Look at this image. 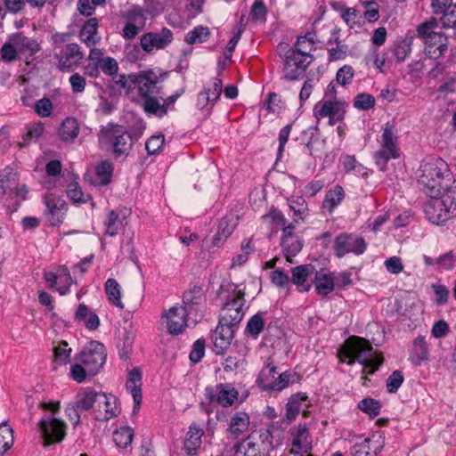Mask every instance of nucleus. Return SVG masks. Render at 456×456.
Returning <instances> with one entry per match:
<instances>
[{
	"label": "nucleus",
	"instance_id": "f257e3e1",
	"mask_svg": "<svg viewBox=\"0 0 456 456\" xmlns=\"http://www.w3.org/2000/svg\"><path fill=\"white\" fill-rule=\"evenodd\" d=\"M281 444L276 437L274 425L251 432L246 438L234 445V456H270Z\"/></svg>",
	"mask_w": 456,
	"mask_h": 456
},
{
	"label": "nucleus",
	"instance_id": "f03ea898",
	"mask_svg": "<svg viewBox=\"0 0 456 456\" xmlns=\"http://www.w3.org/2000/svg\"><path fill=\"white\" fill-rule=\"evenodd\" d=\"M342 354L349 361L347 364L352 365L358 362L363 366V373L374 374L383 363V357L373 353V347L368 340L360 337H350L342 347Z\"/></svg>",
	"mask_w": 456,
	"mask_h": 456
},
{
	"label": "nucleus",
	"instance_id": "7ed1b4c3",
	"mask_svg": "<svg viewBox=\"0 0 456 456\" xmlns=\"http://www.w3.org/2000/svg\"><path fill=\"white\" fill-rule=\"evenodd\" d=\"M418 183L430 198L437 197L444 189V181H450L452 173L448 164L441 158L433 157L424 161L419 168Z\"/></svg>",
	"mask_w": 456,
	"mask_h": 456
},
{
	"label": "nucleus",
	"instance_id": "20e7f679",
	"mask_svg": "<svg viewBox=\"0 0 456 456\" xmlns=\"http://www.w3.org/2000/svg\"><path fill=\"white\" fill-rule=\"evenodd\" d=\"M438 20L430 18L417 26L416 35L424 45L425 55L430 59L437 60L448 51V37L442 31H437Z\"/></svg>",
	"mask_w": 456,
	"mask_h": 456
},
{
	"label": "nucleus",
	"instance_id": "39448f33",
	"mask_svg": "<svg viewBox=\"0 0 456 456\" xmlns=\"http://www.w3.org/2000/svg\"><path fill=\"white\" fill-rule=\"evenodd\" d=\"M42 407L48 411L39 422V428L45 445L61 442L66 436L67 426L55 414L60 411L59 402L43 403Z\"/></svg>",
	"mask_w": 456,
	"mask_h": 456
},
{
	"label": "nucleus",
	"instance_id": "423d86ee",
	"mask_svg": "<svg viewBox=\"0 0 456 456\" xmlns=\"http://www.w3.org/2000/svg\"><path fill=\"white\" fill-rule=\"evenodd\" d=\"M99 137L110 145L116 158L127 156L133 147L132 135L122 126L109 124L101 129Z\"/></svg>",
	"mask_w": 456,
	"mask_h": 456
},
{
	"label": "nucleus",
	"instance_id": "0eeeda50",
	"mask_svg": "<svg viewBox=\"0 0 456 456\" xmlns=\"http://www.w3.org/2000/svg\"><path fill=\"white\" fill-rule=\"evenodd\" d=\"M287 48L286 44H280L277 47L280 57L283 59L281 78L288 82L299 80L304 77L307 67L314 61V57L306 60Z\"/></svg>",
	"mask_w": 456,
	"mask_h": 456
},
{
	"label": "nucleus",
	"instance_id": "6e6552de",
	"mask_svg": "<svg viewBox=\"0 0 456 456\" xmlns=\"http://www.w3.org/2000/svg\"><path fill=\"white\" fill-rule=\"evenodd\" d=\"M106 348L101 342L92 340L75 357L87 368L89 376H95L106 362Z\"/></svg>",
	"mask_w": 456,
	"mask_h": 456
},
{
	"label": "nucleus",
	"instance_id": "1a4fd4ad",
	"mask_svg": "<svg viewBox=\"0 0 456 456\" xmlns=\"http://www.w3.org/2000/svg\"><path fill=\"white\" fill-rule=\"evenodd\" d=\"M236 289L237 288L229 294L223 307V314L219 319L222 320L224 323H229L238 327L245 314L243 307L246 300L244 297L245 293Z\"/></svg>",
	"mask_w": 456,
	"mask_h": 456
},
{
	"label": "nucleus",
	"instance_id": "9d476101",
	"mask_svg": "<svg viewBox=\"0 0 456 456\" xmlns=\"http://www.w3.org/2000/svg\"><path fill=\"white\" fill-rule=\"evenodd\" d=\"M333 248L338 258H342L349 253L360 256L365 252L367 243L360 235L343 232L335 238Z\"/></svg>",
	"mask_w": 456,
	"mask_h": 456
},
{
	"label": "nucleus",
	"instance_id": "9b49d317",
	"mask_svg": "<svg viewBox=\"0 0 456 456\" xmlns=\"http://www.w3.org/2000/svg\"><path fill=\"white\" fill-rule=\"evenodd\" d=\"M205 395L210 403L228 407L238 399L239 392L231 383H219L207 387Z\"/></svg>",
	"mask_w": 456,
	"mask_h": 456
},
{
	"label": "nucleus",
	"instance_id": "f8f14e48",
	"mask_svg": "<svg viewBox=\"0 0 456 456\" xmlns=\"http://www.w3.org/2000/svg\"><path fill=\"white\" fill-rule=\"evenodd\" d=\"M58 61L57 67L61 72H70L74 70L84 58V53L80 46L76 43L66 45L59 53L54 54Z\"/></svg>",
	"mask_w": 456,
	"mask_h": 456
},
{
	"label": "nucleus",
	"instance_id": "ddd939ff",
	"mask_svg": "<svg viewBox=\"0 0 456 456\" xmlns=\"http://www.w3.org/2000/svg\"><path fill=\"white\" fill-rule=\"evenodd\" d=\"M346 114L345 102L342 101H324L317 102L314 107V115L320 120L329 118V125L334 126L341 122Z\"/></svg>",
	"mask_w": 456,
	"mask_h": 456
},
{
	"label": "nucleus",
	"instance_id": "4468645a",
	"mask_svg": "<svg viewBox=\"0 0 456 456\" xmlns=\"http://www.w3.org/2000/svg\"><path fill=\"white\" fill-rule=\"evenodd\" d=\"M206 297L201 286L194 285L190 289L184 291L183 296V309H184L192 318V323L197 322L198 313L202 312Z\"/></svg>",
	"mask_w": 456,
	"mask_h": 456
},
{
	"label": "nucleus",
	"instance_id": "2eb2a0df",
	"mask_svg": "<svg viewBox=\"0 0 456 456\" xmlns=\"http://www.w3.org/2000/svg\"><path fill=\"white\" fill-rule=\"evenodd\" d=\"M45 209L44 215L51 226L60 225L68 210V205L64 200L54 194H49L45 199Z\"/></svg>",
	"mask_w": 456,
	"mask_h": 456
},
{
	"label": "nucleus",
	"instance_id": "dca6fc26",
	"mask_svg": "<svg viewBox=\"0 0 456 456\" xmlns=\"http://www.w3.org/2000/svg\"><path fill=\"white\" fill-rule=\"evenodd\" d=\"M165 316L167 331L172 335L181 334L185 327L190 325V322L192 323L193 318L184 309L177 305L172 306L165 312Z\"/></svg>",
	"mask_w": 456,
	"mask_h": 456
},
{
	"label": "nucleus",
	"instance_id": "f3484780",
	"mask_svg": "<svg viewBox=\"0 0 456 456\" xmlns=\"http://www.w3.org/2000/svg\"><path fill=\"white\" fill-rule=\"evenodd\" d=\"M236 330V326L224 323V322L219 319L218 325L211 335L214 351L216 354H223L230 346Z\"/></svg>",
	"mask_w": 456,
	"mask_h": 456
},
{
	"label": "nucleus",
	"instance_id": "a211bd4d",
	"mask_svg": "<svg viewBox=\"0 0 456 456\" xmlns=\"http://www.w3.org/2000/svg\"><path fill=\"white\" fill-rule=\"evenodd\" d=\"M173 40V33L167 28H163L159 32H148L142 36V48L151 53L154 49H163Z\"/></svg>",
	"mask_w": 456,
	"mask_h": 456
},
{
	"label": "nucleus",
	"instance_id": "6ab92c4d",
	"mask_svg": "<svg viewBox=\"0 0 456 456\" xmlns=\"http://www.w3.org/2000/svg\"><path fill=\"white\" fill-rule=\"evenodd\" d=\"M118 413L116 396L99 392L94 410V419L99 421L109 420Z\"/></svg>",
	"mask_w": 456,
	"mask_h": 456
},
{
	"label": "nucleus",
	"instance_id": "aec40b11",
	"mask_svg": "<svg viewBox=\"0 0 456 456\" xmlns=\"http://www.w3.org/2000/svg\"><path fill=\"white\" fill-rule=\"evenodd\" d=\"M293 440L290 453L300 456H312L309 451L312 448L309 430L305 425L299 424L292 431Z\"/></svg>",
	"mask_w": 456,
	"mask_h": 456
},
{
	"label": "nucleus",
	"instance_id": "412c9836",
	"mask_svg": "<svg viewBox=\"0 0 456 456\" xmlns=\"http://www.w3.org/2000/svg\"><path fill=\"white\" fill-rule=\"evenodd\" d=\"M10 40L13 42L18 49L19 54L24 56L27 60L34 57L41 50L39 43L36 39L27 37L23 32L11 34Z\"/></svg>",
	"mask_w": 456,
	"mask_h": 456
},
{
	"label": "nucleus",
	"instance_id": "4be33fe9",
	"mask_svg": "<svg viewBox=\"0 0 456 456\" xmlns=\"http://www.w3.org/2000/svg\"><path fill=\"white\" fill-rule=\"evenodd\" d=\"M136 86L142 98L157 94L159 93L158 76L152 70H145L136 74L134 87Z\"/></svg>",
	"mask_w": 456,
	"mask_h": 456
},
{
	"label": "nucleus",
	"instance_id": "5701e85b",
	"mask_svg": "<svg viewBox=\"0 0 456 456\" xmlns=\"http://www.w3.org/2000/svg\"><path fill=\"white\" fill-rule=\"evenodd\" d=\"M431 199L425 207V214L429 222L439 225L444 224L451 218H454L450 213H447V209L437 197Z\"/></svg>",
	"mask_w": 456,
	"mask_h": 456
},
{
	"label": "nucleus",
	"instance_id": "b1692460",
	"mask_svg": "<svg viewBox=\"0 0 456 456\" xmlns=\"http://www.w3.org/2000/svg\"><path fill=\"white\" fill-rule=\"evenodd\" d=\"M315 267L312 265H297L291 270V282L297 287L300 292H308L312 287L311 283H307V278L311 274H314Z\"/></svg>",
	"mask_w": 456,
	"mask_h": 456
},
{
	"label": "nucleus",
	"instance_id": "393cba45",
	"mask_svg": "<svg viewBox=\"0 0 456 456\" xmlns=\"http://www.w3.org/2000/svg\"><path fill=\"white\" fill-rule=\"evenodd\" d=\"M313 284L316 293L322 297L330 295L335 289L333 274L330 272H324L322 269L315 270Z\"/></svg>",
	"mask_w": 456,
	"mask_h": 456
},
{
	"label": "nucleus",
	"instance_id": "a878e982",
	"mask_svg": "<svg viewBox=\"0 0 456 456\" xmlns=\"http://www.w3.org/2000/svg\"><path fill=\"white\" fill-rule=\"evenodd\" d=\"M126 389L132 395L134 406V411L139 409L142 401V372L138 368H134L128 375L126 383Z\"/></svg>",
	"mask_w": 456,
	"mask_h": 456
},
{
	"label": "nucleus",
	"instance_id": "bb28decb",
	"mask_svg": "<svg viewBox=\"0 0 456 456\" xmlns=\"http://www.w3.org/2000/svg\"><path fill=\"white\" fill-rule=\"evenodd\" d=\"M135 76L136 74L134 73L113 76L109 80L107 88L113 94H120L122 90L129 94L134 88Z\"/></svg>",
	"mask_w": 456,
	"mask_h": 456
},
{
	"label": "nucleus",
	"instance_id": "cd10ccee",
	"mask_svg": "<svg viewBox=\"0 0 456 456\" xmlns=\"http://www.w3.org/2000/svg\"><path fill=\"white\" fill-rule=\"evenodd\" d=\"M429 347L426 338L419 335L414 338L410 352L409 360L414 366H420L423 362L428 360Z\"/></svg>",
	"mask_w": 456,
	"mask_h": 456
},
{
	"label": "nucleus",
	"instance_id": "c85d7f7f",
	"mask_svg": "<svg viewBox=\"0 0 456 456\" xmlns=\"http://www.w3.org/2000/svg\"><path fill=\"white\" fill-rule=\"evenodd\" d=\"M98 27L96 18L87 20L82 26L78 37L87 47H93L100 43L101 37L98 36Z\"/></svg>",
	"mask_w": 456,
	"mask_h": 456
},
{
	"label": "nucleus",
	"instance_id": "c756f323",
	"mask_svg": "<svg viewBox=\"0 0 456 456\" xmlns=\"http://www.w3.org/2000/svg\"><path fill=\"white\" fill-rule=\"evenodd\" d=\"M74 319L77 322H83L86 328L90 330H95L100 326L98 315L84 303L78 305Z\"/></svg>",
	"mask_w": 456,
	"mask_h": 456
},
{
	"label": "nucleus",
	"instance_id": "7c9ffc66",
	"mask_svg": "<svg viewBox=\"0 0 456 456\" xmlns=\"http://www.w3.org/2000/svg\"><path fill=\"white\" fill-rule=\"evenodd\" d=\"M98 394L99 392L91 387L81 388L76 396L75 403H77V407H78L82 411H86L91 409L94 411Z\"/></svg>",
	"mask_w": 456,
	"mask_h": 456
},
{
	"label": "nucleus",
	"instance_id": "2f4dec72",
	"mask_svg": "<svg viewBox=\"0 0 456 456\" xmlns=\"http://www.w3.org/2000/svg\"><path fill=\"white\" fill-rule=\"evenodd\" d=\"M413 37L406 35L405 37H398L392 45V53L397 62H402L411 53V46L413 44Z\"/></svg>",
	"mask_w": 456,
	"mask_h": 456
},
{
	"label": "nucleus",
	"instance_id": "473e14b6",
	"mask_svg": "<svg viewBox=\"0 0 456 456\" xmlns=\"http://www.w3.org/2000/svg\"><path fill=\"white\" fill-rule=\"evenodd\" d=\"M203 434V429L198 424H191L184 441V448L189 455H194L200 447Z\"/></svg>",
	"mask_w": 456,
	"mask_h": 456
},
{
	"label": "nucleus",
	"instance_id": "72a5a7b5",
	"mask_svg": "<svg viewBox=\"0 0 456 456\" xmlns=\"http://www.w3.org/2000/svg\"><path fill=\"white\" fill-rule=\"evenodd\" d=\"M307 395L303 392H298L290 395L288 403H286L285 418L287 419V425L297 418L301 410L302 403L307 401Z\"/></svg>",
	"mask_w": 456,
	"mask_h": 456
},
{
	"label": "nucleus",
	"instance_id": "f704fd0d",
	"mask_svg": "<svg viewBox=\"0 0 456 456\" xmlns=\"http://www.w3.org/2000/svg\"><path fill=\"white\" fill-rule=\"evenodd\" d=\"M249 423L248 414L238 411L231 417L228 430L234 438H237L248 429Z\"/></svg>",
	"mask_w": 456,
	"mask_h": 456
},
{
	"label": "nucleus",
	"instance_id": "c9c22d12",
	"mask_svg": "<svg viewBox=\"0 0 456 456\" xmlns=\"http://www.w3.org/2000/svg\"><path fill=\"white\" fill-rule=\"evenodd\" d=\"M265 314L266 312H258L248 319L244 330V334L247 337L253 339H256L259 337L265 325L264 319Z\"/></svg>",
	"mask_w": 456,
	"mask_h": 456
},
{
	"label": "nucleus",
	"instance_id": "e433bc0d",
	"mask_svg": "<svg viewBox=\"0 0 456 456\" xmlns=\"http://www.w3.org/2000/svg\"><path fill=\"white\" fill-rule=\"evenodd\" d=\"M18 181L19 175L13 167L7 166L0 170V196L6 195L8 191H12V187Z\"/></svg>",
	"mask_w": 456,
	"mask_h": 456
},
{
	"label": "nucleus",
	"instance_id": "4c0bfd02",
	"mask_svg": "<svg viewBox=\"0 0 456 456\" xmlns=\"http://www.w3.org/2000/svg\"><path fill=\"white\" fill-rule=\"evenodd\" d=\"M345 198V191L339 184L335 185L330 189L325 196L322 203V208L331 213L336 207H338Z\"/></svg>",
	"mask_w": 456,
	"mask_h": 456
},
{
	"label": "nucleus",
	"instance_id": "58836bf2",
	"mask_svg": "<svg viewBox=\"0 0 456 456\" xmlns=\"http://www.w3.org/2000/svg\"><path fill=\"white\" fill-rule=\"evenodd\" d=\"M396 133L397 130L394 124L386 123L381 135V146L385 149L392 150L394 152H400V149L397 146L398 137Z\"/></svg>",
	"mask_w": 456,
	"mask_h": 456
},
{
	"label": "nucleus",
	"instance_id": "ea45409f",
	"mask_svg": "<svg viewBox=\"0 0 456 456\" xmlns=\"http://www.w3.org/2000/svg\"><path fill=\"white\" fill-rule=\"evenodd\" d=\"M104 289L110 303L119 309H123L124 304L121 301V287L118 282L113 278H109L105 282Z\"/></svg>",
	"mask_w": 456,
	"mask_h": 456
},
{
	"label": "nucleus",
	"instance_id": "a19ab883",
	"mask_svg": "<svg viewBox=\"0 0 456 456\" xmlns=\"http://www.w3.org/2000/svg\"><path fill=\"white\" fill-rule=\"evenodd\" d=\"M437 198L443 202L444 207L447 209V213L456 217V187L445 184Z\"/></svg>",
	"mask_w": 456,
	"mask_h": 456
},
{
	"label": "nucleus",
	"instance_id": "79ce46f5",
	"mask_svg": "<svg viewBox=\"0 0 456 456\" xmlns=\"http://www.w3.org/2000/svg\"><path fill=\"white\" fill-rule=\"evenodd\" d=\"M79 133L78 123L74 118H66L59 129V135L64 142L73 141Z\"/></svg>",
	"mask_w": 456,
	"mask_h": 456
},
{
	"label": "nucleus",
	"instance_id": "37998d69",
	"mask_svg": "<svg viewBox=\"0 0 456 456\" xmlns=\"http://www.w3.org/2000/svg\"><path fill=\"white\" fill-rule=\"evenodd\" d=\"M314 40L308 38L305 35L298 37L293 47H289L288 45L287 49L293 51L294 53L302 56L303 58H306V60H309L311 57H314L310 54L311 51L314 49Z\"/></svg>",
	"mask_w": 456,
	"mask_h": 456
},
{
	"label": "nucleus",
	"instance_id": "c03bdc74",
	"mask_svg": "<svg viewBox=\"0 0 456 456\" xmlns=\"http://www.w3.org/2000/svg\"><path fill=\"white\" fill-rule=\"evenodd\" d=\"M105 234L114 237L123 227V220L120 216V211L110 210L104 221Z\"/></svg>",
	"mask_w": 456,
	"mask_h": 456
},
{
	"label": "nucleus",
	"instance_id": "a18cd8bd",
	"mask_svg": "<svg viewBox=\"0 0 456 456\" xmlns=\"http://www.w3.org/2000/svg\"><path fill=\"white\" fill-rule=\"evenodd\" d=\"M281 247L287 261L291 263L292 257L301 251L303 242L298 237H288L281 239Z\"/></svg>",
	"mask_w": 456,
	"mask_h": 456
},
{
	"label": "nucleus",
	"instance_id": "49530a36",
	"mask_svg": "<svg viewBox=\"0 0 456 456\" xmlns=\"http://www.w3.org/2000/svg\"><path fill=\"white\" fill-rule=\"evenodd\" d=\"M276 373V367L273 365L271 359L268 358L256 379V384L259 388L265 391V387L271 386L273 383L270 379H274Z\"/></svg>",
	"mask_w": 456,
	"mask_h": 456
},
{
	"label": "nucleus",
	"instance_id": "de8ad7c7",
	"mask_svg": "<svg viewBox=\"0 0 456 456\" xmlns=\"http://www.w3.org/2000/svg\"><path fill=\"white\" fill-rule=\"evenodd\" d=\"M113 169V164L109 160H102L96 166L95 172L100 180L99 185L106 186L111 183Z\"/></svg>",
	"mask_w": 456,
	"mask_h": 456
},
{
	"label": "nucleus",
	"instance_id": "09e8293b",
	"mask_svg": "<svg viewBox=\"0 0 456 456\" xmlns=\"http://www.w3.org/2000/svg\"><path fill=\"white\" fill-rule=\"evenodd\" d=\"M143 110L147 114L155 115L159 118H162L167 114V108L163 106L159 100L153 96L143 97Z\"/></svg>",
	"mask_w": 456,
	"mask_h": 456
},
{
	"label": "nucleus",
	"instance_id": "8fccbe9b",
	"mask_svg": "<svg viewBox=\"0 0 456 456\" xmlns=\"http://www.w3.org/2000/svg\"><path fill=\"white\" fill-rule=\"evenodd\" d=\"M399 157L400 152H394L392 150L385 149L384 147L374 153L375 164L382 172L387 171V163L390 159H396Z\"/></svg>",
	"mask_w": 456,
	"mask_h": 456
},
{
	"label": "nucleus",
	"instance_id": "3c124183",
	"mask_svg": "<svg viewBox=\"0 0 456 456\" xmlns=\"http://www.w3.org/2000/svg\"><path fill=\"white\" fill-rule=\"evenodd\" d=\"M209 36V28L208 27L199 25L186 34L184 41L188 45L204 43L208 39Z\"/></svg>",
	"mask_w": 456,
	"mask_h": 456
},
{
	"label": "nucleus",
	"instance_id": "603ef678",
	"mask_svg": "<svg viewBox=\"0 0 456 456\" xmlns=\"http://www.w3.org/2000/svg\"><path fill=\"white\" fill-rule=\"evenodd\" d=\"M379 446H372L371 440L364 439L360 444H354L350 449L351 456H377Z\"/></svg>",
	"mask_w": 456,
	"mask_h": 456
},
{
	"label": "nucleus",
	"instance_id": "864d4df0",
	"mask_svg": "<svg viewBox=\"0 0 456 456\" xmlns=\"http://www.w3.org/2000/svg\"><path fill=\"white\" fill-rule=\"evenodd\" d=\"M439 16L443 28L454 29V36L456 37V4L444 8Z\"/></svg>",
	"mask_w": 456,
	"mask_h": 456
},
{
	"label": "nucleus",
	"instance_id": "5fc2aeb1",
	"mask_svg": "<svg viewBox=\"0 0 456 456\" xmlns=\"http://www.w3.org/2000/svg\"><path fill=\"white\" fill-rule=\"evenodd\" d=\"M134 430L130 427H123L113 433V441L119 448L128 447L133 441Z\"/></svg>",
	"mask_w": 456,
	"mask_h": 456
},
{
	"label": "nucleus",
	"instance_id": "6e6d98bb",
	"mask_svg": "<svg viewBox=\"0 0 456 456\" xmlns=\"http://www.w3.org/2000/svg\"><path fill=\"white\" fill-rule=\"evenodd\" d=\"M292 376H297V372L287 370L281 373L279 377L273 381L271 386L265 387V391L283 390L289 383H295V379H292Z\"/></svg>",
	"mask_w": 456,
	"mask_h": 456
},
{
	"label": "nucleus",
	"instance_id": "4d7b16f0",
	"mask_svg": "<svg viewBox=\"0 0 456 456\" xmlns=\"http://www.w3.org/2000/svg\"><path fill=\"white\" fill-rule=\"evenodd\" d=\"M12 428L5 422L0 424V452H5L13 444Z\"/></svg>",
	"mask_w": 456,
	"mask_h": 456
},
{
	"label": "nucleus",
	"instance_id": "13d9d810",
	"mask_svg": "<svg viewBox=\"0 0 456 456\" xmlns=\"http://www.w3.org/2000/svg\"><path fill=\"white\" fill-rule=\"evenodd\" d=\"M358 408L373 419L379 414L381 404L378 400L364 398L358 403Z\"/></svg>",
	"mask_w": 456,
	"mask_h": 456
},
{
	"label": "nucleus",
	"instance_id": "bf43d9fd",
	"mask_svg": "<svg viewBox=\"0 0 456 456\" xmlns=\"http://www.w3.org/2000/svg\"><path fill=\"white\" fill-rule=\"evenodd\" d=\"M73 283V279L67 267L62 266L59 269V281L57 290L60 295L64 296L69 292V288Z\"/></svg>",
	"mask_w": 456,
	"mask_h": 456
},
{
	"label": "nucleus",
	"instance_id": "052dcab7",
	"mask_svg": "<svg viewBox=\"0 0 456 456\" xmlns=\"http://www.w3.org/2000/svg\"><path fill=\"white\" fill-rule=\"evenodd\" d=\"M67 195L74 203H86L89 200L90 196L82 191L77 182H71L67 188Z\"/></svg>",
	"mask_w": 456,
	"mask_h": 456
},
{
	"label": "nucleus",
	"instance_id": "680f3d73",
	"mask_svg": "<svg viewBox=\"0 0 456 456\" xmlns=\"http://www.w3.org/2000/svg\"><path fill=\"white\" fill-rule=\"evenodd\" d=\"M342 164L346 173H352L357 175L365 174V167L353 155L344 156Z\"/></svg>",
	"mask_w": 456,
	"mask_h": 456
},
{
	"label": "nucleus",
	"instance_id": "e2e57ef3",
	"mask_svg": "<svg viewBox=\"0 0 456 456\" xmlns=\"http://www.w3.org/2000/svg\"><path fill=\"white\" fill-rule=\"evenodd\" d=\"M72 349L69 347L68 342L62 340L53 348L55 361L59 364H66L69 359Z\"/></svg>",
	"mask_w": 456,
	"mask_h": 456
},
{
	"label": "nucleus",
	"instance_id": "0e129e2a",
	"mask_svg": "<svg viewBox=\"0 0 456 456\" xmlns=\"http://www.w3.org/2000/svg\"><path fill=\"white\" fill-rule=\"evenodd\" d=\"M303 136L306 137L305 142V153L314 156V145L319 142V129L317 126H310L303 131Z\"/></svg>",
	"mask_w": 456,
	"mask_h": 456
},
{
	"label": "nucleus",
	"instance_id": "69168bd1",
	"mask_svg": "<svg viewBox=\"0 0 456 456\" xmlns=\"http://www.w3.org/2000/svg\"><path fill=\"white\" fill-rule=\"evenodd\" d=\"M19 53L13 42L10 40V35L7 41L2 45L0 49V55L4 62L10 63L17 59Z\"/></svg>",
	"mask_w": 456,
	"mask_h": 456
},
{
	"label": "nucleus",
	"instance_id": "338daca9",
	"mask_svg": "<svg viewBox=\"0 0 456 456\" xmlns=\"http://www.w3.org/2000/svg\"><path fill=\"white\" fill-rule=\"evenodd\" d=\"M267 8L263 0H256L250 8V16L255 22L266 21Z\"/></svg>",
	"mask_w": 456,
	"mask_h": 456
},
{
	"label": "nucleus",
	"instance_id": "774afa93",
	"mask_svg": "<svg viewBox=\"0 0 456 456\" xmlns=\"http://www.w3.org/2000/svg\"><path fill=\"white\" fill-rule=\"evenodd\" d=\"M98 65L100 72L102 71L105 76L111 77L118 75L119 67L118 61L113 57L107 56Z\"/></svg>",
	"mask_w": 456,
	"mask_h": 456
}]
</instances>
